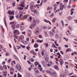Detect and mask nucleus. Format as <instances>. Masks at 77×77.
Wrapping results in <instances>:
<instances>
[{"label":"nucleus","instance_id":"412c9836","mask_svg":"<svg viewBox=\"0 0 77 77\" xmlns=\"http://www.w3.org/2000/svg\"><path fill=\"white\" fill-rule=\"evenodd\" d=\"M19 38L20 39H24V36L23 35H20L19 37Z\"/></svg>","mask_w":77,"mask_h":77},{"label":"nucleus","instance_id":"6ab92c4d","mask_svg":"<svg viewBox=\"0 0 77 77\" xmlns=\"http://www.w3.org/2000/svg\"><path fill=\"white\" fill-rule=\"evenodd\" d=\"M68 18L69 20H71L72 19V17L71 16H68Z\"/></svg>","mask_w":77,"mask_h":77},{"label":"nucleus","instance_id":"774afa93","mask_svg":"<svg viewBox=\"0 0 77 77\" xmlns=\"http://www.w3.org/2000/svg\"><path fill=\"white\" fill-rule=\"evenodd\" d=\"M74 21L75 22V23H77V19L76 20H74Z\"/></svg>","mask_w":77,"mask_h":77},{"label":"nucleus","instance_id":"8fccbe9b","mask_svg":"<svg viewBox=\"0 0 77 77\" xmlns=\"http://www.w3.org/2000/svg\"><path fill=\"white\" fill-rule=\"evenodd\" d=\"M18 77H21V75L20 74V73H18L17 74Z\"/></svg>","mask_w":77,"mask_h":77},{"label":"nucleus","instance_id":"864d4df0","mask_svg":"<svg viewBox=\"0 0 77 77\" xmlns=\"http://www.w3.org/2000/svg\"><path fill=\"white\" fill-rule=\"evenodd\" d=\"M66 6V4H64V5H63V8H65Z\"/></svg>","mask_w":77,"mask_h":77},{"label":"nucleus","instance_id":"1a4fd4ad","mask_svg":"<svg viewBox=\"0 0 77 77\" xmlns=\"http://www.w3.org/2000/svg\"><path fill=\"white\" fill-rule=\"evenodd\" d=\"M24 2H23L21 3V4L19 5L21 7H24Z\"/></svg>","mask_w":77,"mask_h":77},{"label":"nucleus","instance_id":"a211bd4d","mask_svg":"<svg viewBox=\"0 0 77 77\" xmlns=\"http://www.w3.org/2000/svg\"><path fill=\"white\" fill-rule=\"evenodd\" d=\"M55 68L56 70H59V67H58V66H55Z\"/></svg>","mask_w":77,"mask_h":77},{"label":"nucleus","instance_id":"49530a36","mask_svg":"<svg viewBox=\"0 0 77 77\" xmlns=\"http://www.w3.org/2000/svg\"><path fill=\"white\" fill-rule=\"evenodd\" d=\"M56 18L55 17L53 18V19L52 22L53 23H54V22H55V21H56Z\"/></svg>","mask_w":77,"mask_h":77},{"label":"nucleus","instance_id":"b1692460","mask_svg":"<svg viewBox=\"0 0 77 77\" xmlns=\"http://www.w3.org/2000/svg\"><path fill=\"white\" fill-rule=\"evenodd\" d=\"M47 26H42V29H44L45 30V29H47Z\"/></svg>","mask_w":77,"mask_h":77},{"label":"nucleus","instance_id":"680f3d73","mask_svg":"<svg viewBox=\"0 0 77 77\" xmlns=\"http://www.w3.org/2000/svg\"><path fill=\"white\" fill-rule=\"evenodd\" d=\"M12 24H14V22H11L10 23V25H11Z\"/></svg>","mask_w":77,"mask_h":77},{"label":"nucleus","instance_id":"ea45409f","mask_svg":"<svg viewBox=\"0 0 77 77\" xmlns=\"http://www.w3.org/2000/svg\"><path fill=\"white\" fill-rule=\"evenodd\" d=\"M26 18L27 17H26V16H23L21 17L22 18Z\"/></svg>","mask_w":77,"mask_h":77},{"label":"nucleus","instance_id":"69168bd1","mask_svg":"<svg viewBox=\"0 0 77 77\" xmlns=\"http://www.w3.org/2000/svg\"><path fill=\"white\" fill-rule=\"evenodd\" d=\"M74 14V11H72L70 13V15H72V14Z\"/></svg>","mask_w":77,"mask_h":77},{"label":"nucleus","instance_id":"6e6552de","mask_svg":"<svg viewBox=\"0 0 77 77\" xmlns=\"http://www.w3.org/2000/svg\"><path fill=\"white\" fill-rule=\"evenodd\" d=\"M8 14H10V15H11V14H12V15H14V12L13 11H11L10 10L8 12Z\"/></svg>","mask_w":77,"mask_h":77},{"label":"nucleus","instance_id":"2f4dec72","mask_svg":"<svg viewBox=\"0 0 77 77\" xmlns=\"http://www.w3.org/2000/svg\"><path fill=\"white\" fill-rule=\"evenodd\" d=\"M57 9V4H55L54 5V10L55 11Z\"/></svg>","mask_w":77,"mask_h":77},{"label":"nucleus","instance_id":"423d86ee","mask_svg":"<svg viewBox=\"0 0 77 77\" xmlns=\"http://www.w3.org/2000/svg\"><path fill=\"white\" fill-rule=\"evenodd\" d=\"M37 68L38 69H40V71H42V68L41 65L39 64L38 67H37Z\"/></svg>","mask_w":77,"mask_h":77},{"label":"nucleus","instance_id":"4468645a","mask_svg":"<svg viewBox=\"0 0 77 77\" xmlns=\"http://www.w3.org/2000/svg\"><path fill=\"white\" fill-rule=\"evenodd\" d=\"M34 70L35 71V72H36L37 73H39V70H38V69L36 68H35L34 69Z\"/></svg>","mask_w":77,"mask_h":77},{"label":"nucleus","instance_id":"6e6d98bb","mask_svg":"<svg viewBox=\"0 0 77 77\" xmlns=\"http://www.w3.org/2000/svg\"><path fill=\"white\" fill-rule=\"evenodd\" d=\"M52 8H51V7H48L47 8V9H48V10H50V9H52Z\"/></svg>","mask_w":77,"mask_h":77},{"label":"nucleus","instance_id":"e433bc0d","mask_svg":"<svg viewBox=\"0 0 77 77\" xmlns=\"http://www.w3.org/2000/svg\"><path fill=\"white\" fill-rule=\"evenodd\" d=\"M0 27H1L2 29V31L4 32V29H3V26H2V25H1V26H0Z\"/></svg>","mask_w":77,"mask_h":77},{"label":"nucleus","instance_id":"c03bdc74","mask_svg":"<svg viewBox=\"0 0 77 77\" xmlns=\"http://www.w3.org/2000/svg\"><path fill=\"white\" fill-rule=\"evenodd\" d=\"M14 38H16V39H18V36H16V35H14Z\"/></svg>","mask_w":77,"mask_h":77},{"label":"nucleus","instance_id":"a18cd8bd","mask_svg":"<svg viewBox=\"0 0 77 77\" xmlns=\"http://www.w3.org/2000/svg\"><path fill=\"white\" fill-rule=\"evenodd\" d=\"M0 69L2 70H3V68L1 66H0Z\"/></svg>","mask_w":77,"mask_h":77},{"label":"nucleus","instance_id":"a878e982","mask_svg":"<svg viewBox=\"0 0 77 77\" xmlns=\"http://www.w3.org/2000/svg\"><path fill=\"white\" fill-rule=\"evenodd\" d=\"M14 51L16 52V53H17L18 51H17V49H16V48H15V47L14 46Z\"/></svg>","mask_w":77,"mask_h":77},{"label":"nucleus","instance_id":"338daca9","mask_svg":"<svg viewBox=\"0 0 77 77\" xmlns=\"http://www.w3.org/2000/svg\"><path fill=\"white\" fill-rule=\"evenodd\" d=\"M30 60L31 62H33V61H34V60H33V59H30Z\"/></svg>","mask_w":77,"mask_h":77},{"label":"nucleus","instance_id":"a19ab883","mask_svg":"<svg viewBox=\"0 0 77 77\" xmlns=\"http://www.w3.org/2000/svg\"><path fill=\"white\" fill-rule=\"evenodd\" d=\"M21 47H22V48H26V46L24 45H20Z\"/></svg>","mask_w":77,"mask_h":77},{"label":"nucleus","instance_id":"f257e3e1","mask_svg":"<svg viewBox=\"0 0 77 77\" xmlns=\"http://www.w3.org/2000/svg\"><path fill=\"white\" fill-rule=\"evenodd\" d=\"M46 72L49 73L51 75H52V76H53L54 77H56V72H51V71L47 70L46 71Z\"/></svg>","mask_w":77,"mask_h":77},{"label":"nucleus","instance_id":"0eeeda50","mask_svg":"<svg viewBox=\"0 0 77 77\" xmlns=\"http://www.w3.org/2000/svg\"><path fill=\"white\" fill-rule=\"evenodd\" d=\"M15 25L16 27V28H19L20 26V24L18 23L17 22H15Z\"/></svg>","mask_w":77,"mask_h":77},{"label":"nucleus","instance_id":"bb28decb","mask_svg":"<svg viewBox=\"0 0 77 77\" xmlns=\"http://www.w3.org/2000/svg\"><path fill=\"white\" fill-rule=\"evenodd\" d=\"M54 42L56 45L57 46V47H58V46H59V45L57 44V40H55Z\"/></svg>","mask_w":77,"mask_h":77},{"label":"nucleus","instance_id":"f8f14e48","mask_svg":"<svg viewBox=\"0 0 77 77\" xmlns=\"http://www.w3.org/2000/svg\"><path fill=\"white\" fill-rule=\"evenodd\" d=\"M13 57H14V59H16V60H19V59L18 58V57H16V55H13Z\"/></svg>","mask_w":77,"mask_h":77},{"label":"nucleus","instance_id":"4d7b16f0","mask_svg":"<svg viewBox=\"0 0 77 77\" xmlns=\"http://www.w3.org/2000/svg\"><path fill=\"white\" fill-rule=\"evenodd\" d=\"M3 67L4 68H5V69H7V67H6V66L5 65H3Z\"/></svg>","mask_w":77,"mask_h":77},{"label":"nucleus","instance_id":"39448f33","mask_svg":"<svg viewBox=\"0 0 77 77\" xmlns=\"http://www.w3.org/2000/svg\"><path fill=\"white\" fill-rule=\"evenodd\" d=\"M41 63L44 66H47V63L45 61H42Z\"/></svg>","mask_w":77,"mask_h":77},{"label":"nucleus","instance_id":"2eb2a0df","mask_svg":"<svg viewBox=\"0 0 77 77\" xmlns=\"http://www.w3.org/2000/svg\"><path fill=\"white\" fill-rule=\"evenodd\" d=\"M27 75H28L29 76V77H33V76L32 75L30 74V73H29V72H27Z\"/></svg>","mask_w":77,"mask_h":77},{"label":"nucleus","instance_id":"cd10ccee","mask_svg":"<svg viewBox=\"0 0 77 77\" xmlns=\"http://www.w3.org/2000/svg\"><path fill=\"white\" fill-rule=\"evenodd\" d=\"M5 54L6 56H10V53L8 52H6Z\"/></svg>","mask_w":77,"mask_h":77},{"label":"nucleus","instance_id":"0e129e2a","mask_svg":"<svg viewBox=\"0 0 77 77\" xmlns=\"http://www.w3.org/2000/svg\"><path fill=\"white\" fill-rule=\"evenodd\" d=\"M23 44H27V42L26 41H24Z\"/></svg>","mask_w":77,"mask_h":77},{"label":"nucleus","instance_id":"7ed1b4c3","mask_svg":"<svg viewBox=\"0 0 77 77\" xmlns=\"http://www.w3.org/2000/svg\"><path fill=\"white\" fill-rule=\"evenodd\" d=\"M37 21V20H33V23L30 26V28H33V27H34V26H35V24L36 23V22Z\"/></svg>","mask_w":77,"mask_h":77},{"label":"nucleus","instance_id":"79ce46f5","mask_svg":"<svg viewBox=\"0 0 77 77\" xmlns=\"http://www.w3.org/2000/svg\"><path fill=\"white\" fill-rule=\"evenodd\" d=\"M26 49L28 50H29L30 49V47L29 46H28L26 47Z\"/></svg>","mask_w":77,"mask_h":77},{"label":"nucleus","instance_id":"20e7f679","mask_svg":"<svg viewBox=\"0 0 77 77\" xmlns=\"http://www.w3.org/2000/svg\"><path fill=\"white\" fill-rule=\"evenodd\" d=\"M58 61L59 62H60V64L61 66H62V65H63L64 63V62H63V60L62 59L58 60Z\"/></svg>","mask_w":77,"mask_h":77},{"label":"nucleus","instance_id":"de8ad7c7","mask_svg":"<svg viewBox=\"0 0 77 77\" xmlns=\"http://www.w3.org/2000/svg\"><path fill=\"white\" fill-rule=\"evenodd\" d=\"M52 32H53V33H55L56 32L54 30V29H52Z\"/></svg>","mask_w":77,"mask_h":77},{"label":"nucleus","instance_id":"dca6fc26","mask_svg":"<svg viewBox=\"0 0 77 77\" xmlns=\"http://www.w3.org/2000/svg\"><path fill=\"white\" fill-rule=\"evenodd\" d=\"M8 72L6 71H5L3 72V75L4 77H6V75H7V73Z\"/></svg>","mask_w":77,"mask_h":77},{"label":"nucleus","instance_id":"f03ea898","mask_svg":"<svg viewBox=\"0 0 77 77\" xmlns=\"http://www.w3.org/2000/svg\"><path fill=\"white\" fill-rule=\"evenodd\" d=\"M16 68L17 69V70L20 71V72H23V69H21V67L20 66V64L17 63L16 65Z\"/></svg>","mask_w":77,"mask_h":77},{"label":"nucleus","instance_id":"f3484780","mask_svg":"<svg viewBox=\"0 0 77 77\" xmlns=\"http://www.w3.org/2000/svg\"><path fill=\"white\" fill-rule=\"evenodd\" d=\"M34 48H38V45L37 44H35L34 45Z\"/></svg>","mask_w":77,"mask_h":77},{"label":"nucleus","instance_id":"37998d69","mask_svg":"<svg viewBox=\"0 0 77 77\" xmlns=\"http://www.w3.org/2000/svg\"><path fill=\"white\" fill-rule=\"evenodd\" d=\"M61 23H62V24L63 26H64V22H63V21L62 20L61 21Z\"/></svg>","mask_w":77,"mask_h":77},{"label":"nucleus","instance_id":"473e14b6","mask_svg":"<svg viewBox=\"0 0 77 77\" xmlns=\"http://www.w3.org/2000/svg\"><path fill=\"white\" fill-rule=\"evenodd\" d=\"M14 69L12 68H11L10 69V71H14Z\"/></svg>","mask_w":77,"mask_h":77},{"label":"nucleus","instance_id":"bf43d9fd","mask_svg":"<svg viewBox=\"0 0 77 77\" xmlns=\"http://www.w3.org/2000/svg\"><path fill=\"white\" fill-rule=\"evenodd\" d=\"M32 17H29V20H28V21H31L32 20Z\"/></svg>","mask_w":77,"mask_h":77},{"label":"nucleus","instance_id":"9d476101","mask_svg":"<svg viewBox=\"0 0 77 77\" xmlns=\"http://www.w3.org/2000/svg\"><path fill=\"white\" fill-rule=\"evenodd\" d=\"M14 33H17V35H19L20 34V32H19V31H17V30H15L14 32Z\"/></svg>","mask_w":77,"mask_h":77},{"label":"nucleus","instance_id":"4c0bfd02","mask_svg":"<svg viewBox=\"0 0 77 77\" xmlns=\"http://www.w3.org/2000/svg\"><path fill=\"white\" fill-rule=\"evenodd\" d=\"M17 50H19V49H20L21 47L20 46H17Z\"/></svg>","mask_w":77,"mask_h":77},{"label":"nucleus","instance_id":"13d9d810","mask_svg":"<svg viewBox=\"0 0 77 77\" xmlns=\"http://www.w3.org/2000/svg\"><path fill=\"white\" fill-rule=\"evenodd\" d=\"M42 2H43V0H42V1L41 3L39 5L40 6H42Z\"/></svg>","mask_w":77,"mask_h":77},{"label":"nucleus","instance_id":"7c9ffc66","mask_svg":"<svg viewBox=\"0 0 77 77\" xmlns=\"http://www.w3.org/2000/svg\"><path fill=\"white\" fill-rule=\"evenodd\" d=\"M35 33H36V35H38L39 33V31H38V30H35Z\"/></svg>","mask_w":77,"mask_h":77},{"label":"nucleus","instance_id":"f704fd0d","mask_svg":"<svg viewBox=\"0 0 77 77\" xmlns=\"http://www.w3.org/2000/svg\"><path fill=\"white\" fill-rule=\"evenodd\" d=\"M63 5L60 6V8L61 10H63Z\"/></svg>","mask_w":77,"mask_h":77},{"label":"nucleus","instance_id":"4be33fe9","mask_svg":"<svg viewBox=\"0 0 77 77\" xmlns=\"http://www.w3.org/2000/svg\"><path fill=\"white\" fill-rule=\"evenodd\" d=\"M37 42H40V43H41L42 42H43V40H38L36 41Z\"/></svg>","mask_w":77,"mask_h":77},{"label":"nucleus","instance_id":"c756f323","mask_svg":"<svg viewBox=\"0 0 77 77\" xmlns=\"http://www.w3.org/2000/svg\"><path fill=\"white\" fill-rule=\"evenodd\" d=\"M49 33L50 34V36H54V35L53 33H52V32H49Z\"/></svg>","mask_w":77,"mask_h":77},{"label":"nucleus","instance_id":"5fc2aeb1","mask_svg":"<svg viewBox=\"0 0 77 77\" xmlns=\"http://www.w3.org/2000/svg\"><path fill=\"white\" fill-rule=\"evenodd\" d=\"M11 60H12V59H11V58L9 59L8 60V63H10V62H11Z\"/></svg>","mask_w":77,"mask_h":77},{"label":"nucleus","instance_id":"ddd939ff","mask_svg":"<svg viewBox=\"0 0 77 77\" xmlns=\"http://www.w3.org/2000/svg\"><path fill=\"white\" fill-rule=\"evenodd\" d=\"M55 39H58L59 38V35L58 34H56L55 35Z\"/></svg>","mask_w":77,"mask_h":77},{"label":"nucleus","instance_id":"e2e57ef3","mask_svg":"<svg viewBox=\"0 0 77 77\" xmlns=\"http://www.w3.org/2000/svg\"><path fill=\"white\" fill-rule=\"evenodd\" d=\"M12 5L13 6H15V2L12 3Z\"/></svg>","mask_w":77,"mask_h":77},{"label":"nucleus","instance_id":"5701e85b","mask_svg":"<svg viewBox=\"0 0 77 77\" xmlns=\"http://www.w3.org/2000/svg\"><path fill=\"white\" fill-rule=\"evenodd\" d=\"M14 19V16H11L10 17V20L11 21V20H12Z\"/></svg>","mask_w":77,"mask_h":77},{"label":"nucleus","instance_id":"c9c22d12","mask_svg":"<svg viewBox=\"0 0 77 77\" xmlns=\"http://www.w3.org/2000/svg\"><path fill=\"white\" fill-rule=\"evenodd\" d=\"M34 63L35 65H39V63L38 62H35Z\"/></svg>","mask_w":77,"mask_h":77},{"label":"nucleus","instance_id":"58836bf2","mask_svg":"<svg viewBox=\"0 0 77 77\" xmlns=\"http://www.w3.org/2000/svg\"><path fill=\"white\" fill-rule=\"evenodd\" d=\"M24 29V26H20V29L21 30H23Z\"/></svg>","mask_w":77,"mask_h":77},{"label":"nucleus","instance_id":"052dcab7","mask_svg":"<svg viewBox=\"0 0 77 77\" xmlns=\"http://www.w3.org/2000/svg\"><path fill=\"white\" fill-rule=\"evenodd\" d=\"M54 16V13H52L51 14V15L50 16V17H53Z\"/></svg>","mask_w":77,"mask_h":77},{"label":"nucleus","instance_id":"9b49d317","mask_svg":"<svg viewBox=\"0 0 77 77\" xmlns=\"http://www.w3.org/2000/svg\"><path fill=\"white\" fill-rule=\"evenodd\" d=\"M15 25L14 24L12 25H11V27L13 30H15Z\"/></svg>","mask_w":77,"mask_h":77},{"label":"nucleus","instance_id":"72a5a7b5","mask_svg":"<svg viewBox=\"0 0 77 77\" xmlns=\"http://www.w3.org/2000/svg\"><path fill=\"white\" fill-rule=\"evenodd\" d=\"M4 22L5 23V26L6 27V28H7V29H8V27H7V23H6V20H4Z\"/></svg>","mask_w":77,"mask_h":77},{"label":"nucleus","instance_id":"aec40b11","mask_svg":"<svg viewBox=\"0 0 77 77\" xmlns=\"http://www.w3.org/2000/svg\"><path fill=\"white\" fill-rule=\"evenodd\" d=\"M44 33L45 35L47 36V37H49V35H48V34H47V32L46 31L44 32Z\"/></svg>","mask_w":77,"mask_h":77},{"label":"nucleus","instance_id":"393cba45","mask_svg":"<svg viewBox=\"0 0 77 77\" xmlns=\"http://www.w3.org/2000/svg\"><path fill=\"white\" fill-rule=\"evenodd\" d=\"M9 35L10 38H12V32H10Z\"/></svg>","mask_w":77,"mask_h":77},{"label":"nucleus","instance_id":"09e8293b","mask_svg":"<svg viewBox=\"0 0 77 77\" xmlns=\"http://www.w3.org/2000/svg\"><path fill=\"white\" fill-rule=\"evenodd\" d=\"M66 51H71V50L70 49H67L66 50Z\"/></svg>","mask_w":77,"mask_h":77},{"label":"nucleus","instance_id":"3c124183","mask_svg":"<svg viewBox=\"0 0 77 77\" xmlns=\"http://www.w3.org/2000/svg\"><path fill=\"white\" fill-rule=\"evenodd\" d=\"M44 44H45V45L46 46V47H48V44L47 43H45Z\"/></svg>","mask_w":77,"mask_h":77},{"label":"nucleus","instance_id":"c85d7f7f","mask_svg":"<svg viewBox=\"0 0 77 77\" xmlns=\"http://www.w3.org/2000/svg\"><path fill=\"white\" fill-rule=\"evenodd\" d=\"M27 33L28 35H30L31 33V31L30 30H28L27 31Z\"/></svg>","mask_w":77,"mask_h":77},{"label":"nucleus","instance_id":"603ef678","mask_svg":"<svg viewBox=\"0 0 77 77\" xmlns=\"http://www.w3.org/2000/svg\"><path fill=\"white\" fill-rule=\"evenodd\" d=\"M51 29V27L50 26H48V30H50V29Z\"/></svg>","mask_w":77,"mask_h":77}]
</instances>
